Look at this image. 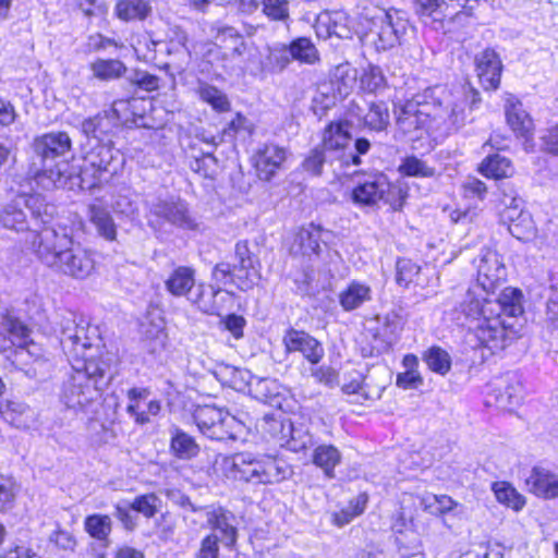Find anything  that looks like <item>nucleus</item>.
Masks as SVG:
<instances>
[{
  "label": "nucleus",
  "mask_w": 558,
  "mask_h": 558,
  "mask_svg": "<svg viewBox=\"0 0 558 558\" xmlns=\"http://www.w3.org/2000/svg\"><path fill=\"white\" fill-rule=\"evenodd\" d=\"M475 64L481 85L486 90H495L499 87L502 63L498 53L487 48L476 54Z\"/></svg>",
  "instance_id": "21"
},
{
  "label": "nucleus",
  "mask_w": 558,
  "mask_h": 558,
  "mask_svg": "<svg viewBox=\"0 0 558 558\" xmlns=\"http://www.w3.org/2000/svg\"><path fill=\"white\" fill-rule=\"evenodd\" d=\"M480 170L485 177L493 179L508 178L513 173L510 159L499 154L488 155L481 163Z\"/></svg>",
  "instance_id": "41"
},
{
  "label": "nucleus",
  "mask_w": 558,
  "mask_h": 558,
  "mask_svg": "<svg viewBox=\"0 0 558 558\" xmlns=\"http://www.w3.org/2000/svg\"><path fill=\"white\" fill-rule=\"evenodd\" d=\"M35 233L33 246L37 257L48 267L58 262L59 253L72 243V238L65 232H59L50 225L40 226Z\"/></svg>",
  "instance_id": "13"
},
{
  "label": "nucleus",
  "mask_w": 558,
  "mask_h": 558,
  "mask_svg": "<svg viewBox=\"0 0 558 558\" xmlns=\"http://www.w3.org/2000/svg\"><path fill=\"white\" fill-rule=\"evenodd\" d=\"M170 452L180 460H192L201 451V447L193 436L183 429L172 426L170 428Z\"/></svg>",
  "instance_id": "28"
},
{
  "label": "nucleus",
  "mask_w": 558,
  "mask_h": 558,
  "mask_svg": "<svg viewBox=\"0 0 558 558\" xmlns=\"http://www.w3.org/2000/svg\"><path fill=\"white\" fill-rule=\"evenodd\" d=\"M84 140L80 144L82 158L90 177L97 181V187L108 182L123 168V154L113 146L94 117L85 118L80 124Z\"/></svg>",
  "instance_id": "4"
},
{
  "label": "nucleus",
  "mask_w": 558,
  "mask_h": 558,
  "mask_svg": "<svg viewBox=\"0 0 558 558\" xmlns=\"http://www.w3.org/2000/svg\"><path fill=\"white\" fill-rule=\"evenodd\" d=\"M490 290L488 314L507 320L511 319L515 323V319L524 313L522 291L519 288L506 287L499 294H495L494 289Z\"/></svg>",
  "instance_id": "18"
},
{
  "label": "nucleus",
  "mask_w": 558,
  "mask_h": 558,
  "mask_svg": "<svg viewBox=\"0 0 558 558\" xmlns=\"http://www.w3.org/2000/svg\"><path fill=\"white\" fill-rule=\"evenodd\" d=\"M226 4L234 5L243 13L254 12L258 5L263 4V12L275 21H286L288 19L287 0H222Z\"/></svg>",
  "instance_id": "25"
},
{
  "label": "nucleus",
  "mask_w": 558,
  "mask_h": 558,
  "mask_svg": "<svg viewBox=\"0 0 558 558\" xmlns=\"http://www.w3.org/2000/svg\"><path fill=\"white\" fill-rule=\"evenodd\" d=\"M386 78L379 66L369 65L360 77V87L368 93H376L384 88Z\"/></svg>",
  "instance_id": "55"
},
{
  "label": "nucleus",
  "mask_w": 558,
  "mask_h": 558,
  "mask_svg": "<svg viewBox=\"0 0 558 558\" xmlns=\"http://www.w3.org/2000/svg\"><path fill=\"white\" fill-rule=\"evenodd\" d=\"M255 375L246 368H239L234 366L225 365L217 373V377L225 386L240 391L248 392L251 384Z\"/></svg>",
  "instance_id": "34"
},
{
  "label": "nucleus",
  "mask_w": 558,
  "mask_h": 558,
  "mask_svg": "<svg viewBox=\"0 0 558 558\" xmlns=\"http://www.w3.org/2000/svg\"><path fill=\"white\" fill-rule=\"evenodd\" d=\"M405 197L407 192L392 184L383 172L364 175L351 192L353 204L360 207H374L383 202L393 210H400Z\"/></svg>",
  "instance_id": "6"
},
{
  "label": "nucleus",
  "mask_w": 558,
  "mask_h": 558,
  "mask_svg": "<svg viewBox=\"0 0 558 558\" xmlns=\"http://www.w3.org/2000/svg\"><path fill=\"white\" fill-rule=\"evenodd\" d=\"M264 456L252 452H238L230 459L229 471L236 481L262 484Z\"/></svg>",
  "instance_id": "19"
},
{
  "label": "nucleus",
  "mask_w": 558,
  "mask_h": 558,
  "mask_svg": "<svg viewBox=\"0 0 558 558\" xmlns=\"http://www.w3.org/2000/svg\"><path fill=\"white\" fill-rule=\"evenodd\" d=\"M199 98L219 112L229 111L230 101L225 93L209 84H202L198 88Z\"/></svg>",
  "instance_id": "49"
},
{
  "label": "nucleus",
  "mask_w": 558,
  "mask_h": 558,
  "mask_svg": "<svg viewBox=\"0 0 558 558\" xmlns=\"http://www.w3.org/2000/svg\"><path fill=\"white\" fill-rule=\"evenodd\" d=\"M365 377L359 372H354L350 381L344 383L341 387V390L345 395H360L365 400L372 399L369 392L366 390L367 384L365 383Z\"/></svg>",
  "instance_id": "62"
},
{
  "label": "nucleus",
  "mask_w": 558,
  "mask_h": 558,
  "mask_svg": "<svg viewBox=\"0 0 558 558\" xmlns=\"http://www.w3.org/2000/svg\"><path fill=\"white\" fill-rule=\"evenodd\" d=\"M192 169L205 178H213L218 167V159L213 151L205 153L192 163Z\"/></svg>",
  "instance_id": "60"
},
{
  "label": "nucleus",
  "mask_w": 558,
  "mask_h": 558,
  "mask_svg": "<svg viewBox=\"0 0 558 558\" xmlns=\"http://www.w3.org/2000/svg\"><path fill=\"white\" fill-rule=\"evenodd\" d=\"M330 231L314 222L303 226L294 235L290 247L293 256L307 257L310 260L319 258L323 248H327Z\"/></svg>",
  "instance_id": "15"
},
{
  "label": "nucleus",
  "mask_w": 558,
  "mask_h": 558,
  "mask_svg": "<svg viewBox=\"0 0 558 558\" xmlns=\"http://www.w3.org/2000/svg\"><path fill=\"white\" fill-rule=\"evenodd\" d=\"M507 122L513 132L521 136H525L527 133L531 120L527 113L521 109V106H511L506 110Z\"/></svg>",
  "instance_id": "56"
},
{
  "label": "nucleus",
  "mask_w": 558,
  "mask_h": 558,
  "mask_svg": "<svg viewBox=\"0 0 558 558\" xmlns=\"http://www.w3.org/2000/svg\"><path fill=\"white\" fill-rule=\"evenodd\" d=\"M56 214V206L40 194L22 195L0 209V225L16 232H32L50 225Z\"/></svg>",
  "instance_id": "5"
},
{
  "label": "nucleus",
  "mask_w": 558,
  "mask_h": 558,
  "mask_svg": "<svg viewBox=\"0 0 558 558\" xmlns=\"http://www.w3.org/2000/svg\"><path fill=\"white\" fill-rule=\"evenodd\" d=\"M195 271L191 267L179 266L177 267L165 284L167 290L174 296L185 295L189 299V294L194 291L195 288Z\"/></svg>",
  "instance_id": "30"
},
{
  "label": "nucleus",
  "mask_w": 558,
  "mask_h": 558,
  "mask_svg": "<svg viewBox=\"0 0 558 558\" xmlns=\"http://www.w3.org/2000/svg\"><path fill=\"white\" fill-rule=\"evenodd\" d=\"M262 484H276L288 480L292 474V468L281 459L264 456Z\"/></svg>",
  "instance_id": "37"
},
{
  "label": "nucleus",
  "mask_w": 558,
  "mask_h": 558,
  "mask_svg": "<svg viewBox=\"0 0 558 558\" xmlns=\"http://www.w3.org/2000/svg\"><path fill=\"white\" fill-rule=\"evenodd\" d=\"M126 80L146 92H154L159 87V77L142 70H130Z\"/></svg>",
  "instance_id": "58"
},
{
  "label": "nucleus",
  "mask_w": 558,
  "mask_h": 558,
  "mask_svg": "<svg viewBox=\"0 0 558 558\" xmlns=\"http://www.w3.org/2000/svg\"><path fill=\"white\" fill-rule=\"evenodd\" d=\"M145 206L148 213V225L153 228H161L166 222L185 230L197 228L186 202L181 198L150 197L145 201Z\"/></svg>",
  "instance_id": "8"
},
{
  "label": "nucleus",
  "mask_w": 558,
  "mask_h": 558,
  "mask_svg": "<svg viewBox=\"0 0 558 558\" xmlns=\"http://www.w3.org/2000/svg\"><path fill=\"white\" fill-rule=\"evenodd\" d=\"M343 13L339 11L320 12L314 22L315 35H340L345 28Z\"/></svg>",
  "instance_id": "40"
},
{
  "label": "nucleus",
  "mask_w": 558,
  "mask_h": 558,
  "mask_svg": "<svg viewBox=\"0 0 558 558\" xmlns=\"http://www.w3.org/2000/svg\"><path fill=\"white\" fill-rule=\"evenodd\" d=\"M88 214L98 234L108 241H114L117 238V226L110 213L100 205L92 204L88 207Z\"/></svg>",
  "instance_id": "36"
},
{
  "label": "nucleus",
  "mask_w": 558,
  "mask_h": 558,
  "mask_svg": "<svg viewBox=\"0 0 558 558\" xmlns=\"http://www.w3.org/2000/svg\"><path fill=\"white\" fill-rule=\"evenodd\" d=\"M327 153L317 146L310 150L308 155L301 163V168L311 177H320L323 174L324 165L327 161Z\"/></svg>",
  "instance_id": "54"
},
{
  "label": "nucleus",
  "mask_w": 558,
  "mask_h": 558,
  "mask_svg": "<svg viewBox=\"0 0 558 558\" xmlns=\"http://www.w3.org/2000/svg\"><path fill=\"white\" fill-rule=\"evenodd\" d=\"M84 320L65 319L61 327L60 344L71 364L61 384L60 402L68 409L86 414L95 413L105 389L116 375L111 357L96 356L99 340L96 327Z\"/></svg>",
  "instance_id": "1"
},
{
  "label": "nucleus",
  "mask_w": 558,
  "mask_h": 558,
  "mask_svg": "<svg viewBox=\"0 0 558 558\" xmlns=\"http://www.w3.org/2000/svg\"><path fill=\"white\" fill-rule=\"evenodd\" d=\"M493 490L499 502L505 504L515 511L521 510L525 505L524 497L520 495L514 487L506 482L494 483Z\"/></svg>",
  "instance_id": "47"
},
{
  "label": "nucleus",
  "mask_w": 558,
  "mask_h": 558,
  "mask_svg": "<svg viewBox=\"0 0 558 558\" xmlns=\"http://www.w3.org/2000/svg\"><path fill=\"white\" fill-rule=\"evenodd\" d=\"M399 171L405 177L415 178H433L436 174V169L428 166L424 160L411 155L401 160Z\"/></svg>",
  "instance_id": "45"
},
{
  "label": "nucleus",
  "mask_w": 558,
  "mask_h": 558,
  "mask_svg": "<svg viewBox=\"0 0 558 558\" xmlns=\"http://www.w3.org/2000/svg\"><path fill=\"white\" fill-rule=\"evenodd\" d=\"M193 420L203 435L213 439L223 441L235 438L227 426L235 421L234 415L215 405L198 407L193 413Z\"/></svg>",
  "instance_id": "12"
},
{
  "label": "nucleus",
  "mask_w": 558,
  "mask_h": 558,
  "mask_svg": "<svg viewBox=\"0 0 558 558\" xmlns=\"http://www.w3.org/2000/svg\"><path fill=\"white\" fill-rule=\"evenodd\" d=\"M260 263L253 254L246 241H239L234 248V262H220L211 271L214 284L198 283L189 294V301L202 313L220 316L226 295L229 293L221 286L233 284L242 291L253 289L260 278Z\"/></svg>",
  "instance_id": "3"
},
{
  "label": "nucleus",
  "mask_w": 558,
  "mask_h": 558,
  "mask_svg": "<svg viewBox=\"0 0 558 558\" xmlns=\"http://www.w3.org/2000/svg\"><path fill=\"white\" fill-rule=\"evenodd\" d=\"M504 208L499 211V219L502 225L511 226L517 221V217L526 213L523 209L524 201L518 195L507 194L504 192L501 199Z\"/></svg>",
  "instance_id": "44"
},
{
  "label": "nucleus",
  "mask_w": 558,
  "mask_h": 558,
  "mask_svg": "<svg viewBox=\"0 0 558 558\" xmlns=\"http://www.w3.org/2000/svg\"><path fill=\"white\" fill-rule=\"evenodd\" d=\"M29 411L26 403L17 400L0 401V416L11 425L21 426L24 423L22 416Z\"/></svg>",
  "instance_id": "51"
},
{
  "label": "nucleus",
  "mask_w": 558,
  "mask_h": 558,
  "mask_svg": "<svg viewBox=\"0 0 558 558\" xmlns=\"http://www.w3.org/2000/svg\"><path fill=\"white\" fill-rule=\"evenodd\" d=\"M342 461V454L339 449L330 444L318 445L314 448L312 453V462L317 468L322 469L325 477L335 478V469Z\"/></svg>",
  "instance_id": "29"
},
{
  "label": "nucleus",
  "mask_w": 558,
  "mask_h": 558,
  "mask_svg": "<svg viewBox=\"0 0 558 558\" xmlns=\"http://www.w3.org/2000/svg\"><path fill=\"white\" fill-rule=\"evenodd\" d=\"M422 360L432 372L438 375L444 376L451 369V356L439 345H432L425 350L422 354Z\"/></svg>",
  "instance_id": "42"
},
{
  "label": "nucleus",
  "mask_w": 558,
  "mask_h": 558,
  "mask_svg": "<svg viewBox=\"0 0 558 558\" xmlns=\"http://www.w3.org/2000/svg\"><path fill=\"white\" fill-rule=\"evenodd\" d=\"M506 275V269L502 265L498 264L497 256L489 254L484 257L478 265V282L487 292L485 298H477L470 290L465 299L460 304L461 313L476 325L486 318H490L493 314H488L489 306V290L495 289L496 283L499 282Z\"/></svg>",
  "instance_id": "7"
},
{
  "label": "nucleus",
  "mask_w": 558,
  "mask_h": 558,
  "mask_svg": "<svg viewBox=\"0 0 558 558\" xmlns=\"http://www.w3.org/2000/svg\"><path fill=\"white\" fill-rule=\"evenodd\" d=\"M15 500L14 484L10 478H0V512L13 508Z\"/></svg>",
  "instance_id": "64"
},
{
  "label": "nucleus",
  "mask_w": 558,
  "mask_h": 558,
  "mask_svg": "<svg viewBox=\"0 0 558 558\" xmlns=\"http://www.w3.org/2000/svg\"><path fill=\"white\" fill-rule=\"evenodd\" d=\"M510 234L522 242L532 241L536 235V227L529 211L517 217V221L508 228Z\"/></svg>",
  "instance_id": "52"
},
{
  "label": "nucleus",
  "mask_w": 558,
  "mask_h": 558,
  "mask_svg": "<svg viewBox=\"0 0 558 558\" xmlns=\"http://www.w3.org/2000/svg\"><path fill=\"white\" fill-rule=\"evenodd\" d=\"M473 330L477 345L488 350L493 355L511 345L520 336V326L498 316L486 318L475 325Z\"/></svg>",
  "instance_id": "9"
},
{
  "label": "nucleus",
  "mask_w": 558,
  "mask_h": 558,
  "mask_svg": "<svg viewBox=\"0 0 558 558\" xmlns=\"http://www.w3.org/2000/svg\"><path fill=\"white\" fill-rule=\"evenodd\" d=\"M112 524L111 518L101 513L88 514L84 519L85 532L97 542L101 550H106L111 544Z\"/></svg>",
  "instance_id": "27"
},
{
  "label": "nucleus",
  "mask_w": 558,
  "mask_h": 558,
  "mask_svg": "<svg viewBox=\"0 0 558 558\" xmlns=\"http://www.w3.org/2000/svg\"><path fill=\"white\" fill-rule=\"evenodd\" d=\"M396 268V281L401 287H408L421 270L418 265L408 258L398 259Z\"/></svg>",
  "instance_id": "57"
},
{
  "label": "nucleus",
  "mask_w": 558,
  "mask_h": 558,
  "mask_svg": "<svg viewBox=\"0 0 558 558\" xmlns=\"http://www.w3.org/2000/svg\"><path fill=\"white\" fill-rule=\"evenodd\" d=\"M289 47L291 58L294 60L304 63H314L318 60V51L308 37H296Z\"/></svg>",
  "instance_id": "50"
},
{
  "label": "nucleus",
  "mask_w": 558,
  "mask_h": 558,
  "mask_svg": "<svg viewBox=\"0 0 558 558\" xmlns=\"http://www.w3.org/2000/svg\"><path fill=\"white\" fill-rule=\"evenodd\" d=\"M403 319L402 317L396 313V312H389L386 314L384 318V333L385 338L383 340H390L391 339V345L397 340L398 335L403 328Z\"/></svg>",
  "instance_id": "59"
},
{
  "label": "nucleus",
  "mask_w": 558,
  "mask_h": 558,
  "mask_svg": "<svg viewBox=\"0 0 558 558\" xmlns=\"http://www.w3.org/2000/svg\"><path fill=\"white\" fill-rule=\"evenodd\" d=\"M159 507H161V499L154 493L136 496L130 504L133 511L142 513L147 519L155 517Z\"/></svg>",
  "instance_id": "53"
},
{
  "label": "nucleus",
  "mask_w": 558,
  "mask_h": 558,
  "mask_svg": "<svg viewBox=\"0 0 558 558\" xmlns=\"http://www.w3.org/2000/svg\"><path fill=\"white\" fill-rule=\"evenodd\" d=\"M291 423L290 420H287L281 414H265L262 420V428L281 445L283 439L287 438Z\"/></svg>",
  "instance_id": "48"
},
{
  "label": "nucleus",
  "mask_w": 558,
  "mask_h": 558,
  "mask_svg": "<svg viewBox=\"0 0 558 558\" xmlns=\"http://www.w3.org/2000/svg\"><path fill=\"white\" fill-rule=\"evenodd\" d=\"M357 82V70L350 63H341L335 68L330 76L329 85L324 89H331L337 93L339 99H344L354 89Z\"/></svg>",
  "instance_id": "26"
},
{
  "label": "nucleus",
  "mask_w": 558,
  "mask_h": 558,
  "mask_svg": "<svg viewBox=\"0 0 558 558\" xmlns=\"http://www.w3.org/2000/svg\"><path fill=\"white\" fill-rule=\"evenodd\" d=\"M58 262L52 268L74 279H86L95 270V253L73 241L59 253Z\"/></svg>",
  "instance_id": "11"
},
{
  "label": "nucleus",
  "mask_w": 558,
  "mask_h": 558,
  "mask_svg": "<svg viewBox=\"0 0 558 558\" xmlns=\"http://www.w3.org/2000/svg\"><path fill=\"white\" fill-rule=\"evenodd\" d=\"M117 105H123V102H114V105L111 108L102 110L94 116V119L105 133L106 138L112 140V136L114 135L117 130H119L122 123V119L119 114Z\"/></svg>",
  "instance_id": "46"
},
{
  "label": "nucleus",
  "mask_w": 558,
  "mask_h": 558,
  "mask_svg": "<svg viewBox=\"0 0 558 558\" xmlns=\"http://www.w3.org/2000/svg\"><path fill=\"white\" fill-rule=\"evenodd\" d=\"M390 124L389 109L386 102H372L363 117V125L372 132H385Z\"/></svg>",
  "instance_id": "39"
},
{
  "label": "nucleus",
  "mask_w": 558,
  "mask_h": 558,
  "mask_svg": "<svg viewBox=\"0 0 558 558\" xmlns=\"http://www.w3.org/2000/svg\"><path fill=\"white\" fill-rule=\"evenodd\" d=\"M195 558H219V537L217 534H208L201 541Z\"/></svg>",
  "instance_id": "63"
},
{
  "label": "nucleus",
  "mask_w": 558,
  "mask_h": 558,
  "mask_svg": "<svg viewBox=\"0 0 558 558\" xmlns=\"http://www.w3.org/2000/svg\"><path fill=\"white\" fill-rule=\"evenodd\" d=\"M151 13L149 0H119L116 14L123 21H143Z\"/></svg>",
  "instance_id": "38"
},
{
  "label": "nucleus",
  "mask_w": 558,
  "mask_h": 558,
  "mask_svg": "<svg viewBox=\"0 0 558 558\" xmlns=\"http://www.w3.org/2000/svg\"><path fill=\"white\" fill-rule=\"evenodd\" d=\"M247 393L254 399L271 407L280 404L279 385L269 377L254 376Z\"/></svg>",
  "instance_id": "32"
},
{
  "label": "nucleus",
  "mask_w": 558,
  "mask_h": 558,
  "mask_svg": "<svg viewBox=\"0 0 558 558\" xmlns=\"http://www.w3.org/2000/svg\"><path fill=\"white\" fill-rule=\"evenodd\" d=\"M288 353H300L310 364L317 365L325 355L323 343L311 333L290 327L282 337Z\"/></svg>",
  "instance_id": "16"
},
{
  "label": "nucleus",
  "mask_w": 558,
  "mask_h": 558,
  "mask_svg": "<svg viewBox=\"0 0 558 558\" xmlns=\"http://www.w3.org/2000/svg\"><path fill=\"white\" fill-rule=\"evenodd\" d=\"M398 130L411 141L420 138L422 131L428 122V113L420 109V102L408 100L397 111Z\"/></svg>",
  "instance_id": "20"
},
{
  "label": "nucleus",
  "mask_w": 558,
  "mask_h": 558,
  "mask_svg": "<svg viewBox=\"0 0 558 558\" xmlns=\"http://www.w3.org/2000/svg\"><path fill=\"white\" fill-rule=\"evenodd\" d=\"M315 445L313 436L302 426H295L293 423L288 429L287 438L283 439L281 446L293 452H301Z\"/></svg>",
  "instance_id": "43"
},
{
  "label": "nucleus",
  "mask_w": 558,
  "mask_h": 558,
  "mask_svg": "<svg viewBox=\"0 0 558 558\" xmlns=\"http://www.w3.org/2000/svg\"><path fill=\"white\" fill-rule=\"evenodd\" d=\"M220 325L223 329L228 330L235 339H241L244 336V327L246 319L242 315L235 313L221 316Z\"/></svg>",
  "instance_id": "61"
},
{
  "label": "nucleus",
  "mask_w": 558,
  "mask_h": 558,
  "mask_svg": "<svg viewBox=\"0 0 558 558\" xmlns=\"http://www.w3.org/2000/svg\"><path fill=\"white\" fill-rule=\"evenodd\" d=\"M29 327L20 318L9 313H0V351L7 352L13 347L15 354H31L28 347L34 342L31 339Z\"/></svg>",
  "instance_id": "14"
},
{
  "label": "nucleus",
  "mask_w": 558,
  "mask_h": 558,
  "mask_svg": "<svg viewBox=\"0 0 558 558\" xmlns=\"http://www.w3.org/2000/svg\"><path fill=\"white\" fill-rule=\"evenodd\" d=\"M529 490L544 499L558 497V476L548 470L535 466L525 480Z\"/></svg>",
  "instance_id": "24"
},
{
  "label": "nucleus",
  "mask_w": 558,
  "mask_h": 558,
  "mask_svg": "<svg viewBox=\"0 0 558 558\" xmlns=\"http://www.w3.org/2000/svg\"><path fill=\"white\" fill-rule=\"evenodd\" d=\"M350 138L349 124L347 122H331L325 129L320 147L326 153L341 151L347 147Z\"/></svg>",
  "instance_id": "31"
},
{
  "label": "nucleus",
  "mask_w": 558,
  "mask_h": 558,
  "mask_svg": "<svg viewBox=\"0 0 558 558\" xmlns=\"http://www.w3.org/2000/svg\"><path fill=\"white\" fill-rule=\"evenodd\" d=\"M234 514L223 507L213 505L205 523L202 526L210 527L221 533V541L227 547H233L238 538V530L234 525Z\"/></svg>",
  "instance_id": "23"
},
{
  "label": "nucleus",
  "mask_w": 558,
  "mask_h": 558,
  "mask_svg": "<svg viewBox=\"0 0 558 558\" xmlns=\"http://www.w3.org/2000/svg\"><path fill=\"white\" fill-rule=\"evenodd\" d=\"M33 150L35 181L44 190L92 191L97 187V181L90 177L85 163L80 172L70 170V160L74 158V153L72 140L66 132H49L36 137Z\"/></svg>",
  "instance_id": "2"
},
{
  "label": "nucleus",
  "mask_w": 558,
  "mask_h": 558,
  "mask_svg": "<svg viewBox=\"0 0 558 558\" xmlns=\"http://www.w3.org/2000/svg\"><path fill=\"white\" fill-rule=\"evenodd\" d=\"M362 35H405L414 32L407 13L400 10L376 8L361 16Z\"/></svg>",
  "instance_id": "10"
},
{
  "label": "nucleus",
  "mask_w": 558,
  "mask_h": 558,
  "mask_svg": "<svg viewBox=\"0 0 558 558\" xmlns=\"http://www.w3.org/2000/svg\"><path fill=\"white\" fill-rule=\"evenodd\" d=\"M372 300V289L369 286L359 281H352L340 294L339 303L341 307L351 312L361 307L365 302Z\"/></svg>",
  "instance_id": "33"
},
{
  "label": "nucleus",
  "mask_w": 558,
  "mask_h": 558,
  "mask_svg": "<svg viewBox=\"0 0 558 558\" xmlns=\"http://www.w3.org/2000/svg\"><path fill=\"white\" fill-rule=\"evenodd\" d=\"M490 396L498 407L507 409L519 405L523 400V387L514 373H508L492 384Z\"/></svg>",
  "instance_id": "22"
},
{
  "label": "nucleus",
  "mask_w": 558,
  "mask_h": 558,
  "mask_svg": "<svg viewBox=\"0 0 558 558\" xmlns=\"http://www.w3.org/2000/svg\"><path fill=\"white\" fill-rule=\"evenodd\" d=\"M168 496L173 501V504L179 506L184 511L183 519L185 521L191 520L193 524H201L202 522H199V520L203 518L206 519L209 509L213 507V505H196L187 495L182 494L179 490L169 492Z\"/></svg>",
  "instance_id": "35"
},
{
  "label": "nucleus",
  "mask_w": 558,
  "mask_h": 558,
  "mask_svg": "<svg viewBox=\"0 0 558 558\" xmlns=\"http://www.w3.org/2000/svg\"><path fill=\"white\" fill-rule=\"evenodd\" d=\"M288 150L276 143L260 145L253 157L256 174L259 180L269 182L283 168Z\"/></svg>",
  "instance_id": "17"
}]
</instances>
